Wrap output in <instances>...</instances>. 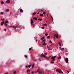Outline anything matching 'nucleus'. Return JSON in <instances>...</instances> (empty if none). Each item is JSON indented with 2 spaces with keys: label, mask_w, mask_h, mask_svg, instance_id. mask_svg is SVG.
<instances>
[{
  "label": "nucleus",
  "mask_w": 74,
  "mask_h": 74,
  "mask_svg": "<svg viewBox=\"0 0 74 74\" xmlns=\"http://www.w3.org/2000/svg\"><path fill=\"white\" fill-rule=\"evenodd\" d=\"M28 74H29V73H28Z\"/></svg>",
  "instance_id": "56"
},
{
  "label": "nucleus",
  "mask_w": 74,
  "mask_h": 74,
  "mask_svg": "<svg viewBox=\"0 0 74 74\" xmlns=\"http://www.w3.org/2000/svg\"><path fill=\"white\" fill-rule=\"evenodd\" d=\"M41 72H39V74H41Z\"/></svg>",
  "instance_id": "48"
},
{
  "label": "nucleus",
  "mask_w": 74,
  "mask_h": 74,
  "mask_svg": "<svg viewBox=\"0 0 74 74\" xmlns=\"http://www.w3.org/2000/svg\"><path fill=\"white\" fill-rule=\"evenodd\" d=\"M5 74H8V73H5Z\"/></svg>",
  "instance_id": "45"
},
{
  "label": "nucleus",
  "mask_w": 74,
  "mask_h": 74,
  "mask_svg": "<svg viewBox=\"0 0 74 74\" xmlns=\"http://www.w3.org/2000/svg\"><path fill=\"white\" fill-rule=\"evenodd\" d=\"M20 11L21 12H23V10H22V9H21L20 10Z\"/></svg>",
  "instance_id": "10"
},
{
  "label": "nucleus",
  "mask_w": 74,
  "mask_h": 74,
  "mask_svg": "<svg viewBox=\"0 0 74 74\" xmlns=\"http://www.w3.org/2000/svg\"><path fill=\"white\" fill-rule=\"evenodd\" d=\"M14 74H16V71H14L13 73Z\"/></svg>",
  "instance_id": "38"
},
{
  "label": "nucleus",
  "mask_w": 74,
  "mask_h": 74,
  "mask_svg": "<svg viewBox=\"0 0 74 74\" xmlns=\"http://www.w3.org/2000/svg\"><path fill=\"white\" fill-rule=\"evenodd\" d=\"M55 58H56V56H54L53 57H51V59H52V61L51 62V63H53V64L54 63L53 62L54 61H55Z\"/></svg>",
  "instance_id": "1"
},
{
  "label": "nucleus",
  "mask_w": 74,
  "mask_h": 74,
  "mask_svg": "<svg viewBox=\"0 0 74 74\" xmlns=\"http://www.w3.org/2000/svg\"><path fill=\"white\" fill-rule=\"evenodd\" d=\"M50 43H52V41H50L49 42Z\"/></svg>",
  "instance_id": "36"
},
{
  "label": "nucleus",
  "mask_w": 74,
  "mask_h": 74,
  "mask_svg": "<svg viewBox=\"0 0 74 74\" xmlns=\"http://www.w3.org/2000/svg\"><path fill=\"white\" fill-rule=\"evenodd\" d=\"M51 18L52 19V20H53V17L52 16H51Z\"/></svg>",
  "instance_id": "37"
},
{
  "label": "nucleus",
  "mask_w": 74,
  "mask_h": 74,
  "mask_svg": "<svg viewBox=\"0 0 74 74\" xmlns=\"http://www.w3.org/2000/svg\"><path fill=\"white\" fill-rule=\"evenodd\" d=\"M45 38V37H43L41 38V40H44Z\"/></svg>",
  "instance_id": "24"
},
{
  "label": "nucleus",
  "mask_w": 74,
  "mask_h": 74,
  "mask_svg": "<svg viewBox=\"0 0 74 74\" xmlns=\"http://www.w3.org/2000/svg\"><path fill=\"white\" fill-rule=\"evenodd\" d=\"M1 23V26H3V25L4 24V22L2 21Z\"/></svg>",
  "instance_id": "9"
},
{
  "label": "nucleus",
  "mask_w": 74,
  "mask_h": 74,
  "mask_svg": "<svg viewBox=\"0 0 74 74\" xmlns=\"http://www.w3.org/2000/svg\"><path fill=\"white\" fill-rule=\"evenodd\" d=\"M43 16V14H41L40 15V16Z\"/></svg>",
  "instance_id": "21"
},
{
  "label": "nucleus",
  "mask_w": 74,
  "mask_h": 74,
  "mask_svg": "<svg viewBox=\"0 0 74 74\" xmlns=\"http://www.w3.org/2000/svg\"><path fill=\"white\" fill-rule=\"evenodd\" d=\"M42 57H43V58H46V59H49V58H50V57H46V56H45V55H44V54H42Z\"/></svg>",
  "instance_id": "3"
},
{
  "label": "nucleus",
  "mask_w": 74,
  "mask_h": 74,
  "mask_svg": "<svg viewBox=\"0 0 74 74\" xmlns=\"http://www.w3.org/2000/svg\"><path fill=\"white\" fill-rule=\"evenodd\" d=\"M6 12H9V10H8V9L6 10Z\"/></svg>",
  "instance_id": "16"
},
{
  "label": "nucleus",
  "mask_w": 74,
  "mask_h": 74,
  "mask_svg": "<svg viewBox=\"0 0 74 74\" xmlns=\"http://www.w3.org/2000/svg\"><path fill=\"white\" fill-rule=\"evenodd\" d=\"M4 4V2L3 1H1V4Z\"/></svg>",
  "instance_id": "18"
},
{
  "label": "nucleus",
  "mask_w": 74,
  "mask_h": 74,
  "mask_svg": "<svg viewBox=\"0 0 74 74\" xmlns=\"http://www.w3.org/2000/svg\"><path fill=\"white\" fill-rule=\"evenodd\" d=\"M34 64H33L32 65V67H34Z\"/></svg>",
  "instance_id": "33"
},
{
  "label": "nucleus",
  "mask_w": 74,
  "mask_h": 74,
  "mask_svg": "<svg viewBox=\"0 0 74 74\" xmlns=\"http://www.w3.org/2000/svg\"><path fill=\"white\" fill-rule=\"evenodd\" d=\"M1 20H2V21H3V18H1Z\"/></svg>",
  "instance_id": "49"
},
{
  "label": "nucleus",
  "mask_w": 74,
  "mask_h": 74,
  "mask_svg": "<svg viewBox=\"0 0 74 74\" xmlns=\"http://www.w3.org/2000/svg\"><path fill=\"white\" fill-rule=\"evenodd\" d=\"M50 45H51V46H52V44H51Z\"/></svg>",
  "instance_id": "52"
},
{
  "label": "nucleus",
  "mask_w": 74,
  "mask_h": 74,
  "mask_svg": "<svg viewBox=\"0 0 74 74\" xmlns=\"http://www.w3.org/2000/svg\"><path fill=\"white\" fill-rule=\"evenodd\" d=\"M18 27V26H10V27H9L10 28V27L11 28H16V27Z\"/></svg>",
  "instance_id": "4"
},
{
  "label": "nucleus",
  "mask_w": 74,
  "mask_h": 74,
  "mask_svg": "<svg viewBox=\"0 0 74 74\" xmlns=\"http://www.w3.org/2000/svg\"><path fill=\"white\" fill-rule=\"evenodd\" d=\"M1 14H3V12H1Z\"/></svg>",
  "instance_id": "43"
},
{
  "label": "nucleus",
  "mask_w": 74,
  "mask_h": 74,
  "mask_svg": "<svg viewBox=\"0 0 74 74\" xmlns=\"http://www.w3.org/2000/svg\"><path fill=\"white\" fill-rule=\"evenodd\" d=\"M56 38H58L59 37V36L58 35H57L56 36Z\"/></svg>",
  "instance_id": "20"
},
{
  "label": "nucleus",
  "mask_w": 74,
  "mask_h": 74,
  "mask_svg": "<svg viewBox=\"0 0 74 74\" xmlns=\"http://www.w3.org/2000/svg\"><path fill=\"white\" fill-rule=\"evenodd\" d=\"M27 56H26V55H25V58H27Z\"/></svg>",
  "instance_id": "26"
},
{
  "label": "nucleus",
  "mask_w": 74,
  "mask_h": 74,
  "mask_svg": "<svg viewBox=\"0 0 74 74\" xmlns=\"http://www.w3.org/2000/svg\"><path fill=\"white\" fill-rule=\"evenodd\" d=\"M54 36H55V37H56V35H54Z\"/></svg>",
  "instance_id": "50"
},
{
  "label": "nucleus",
  "mask_w": 74,
  "mask_h": 74,
  "mask_svg": "<svg viewBox=\"0 0 74 74\" xmlns=\"http://www.w3.org/2000/svg\"><path fill=\"white\" fill-rule=\"evenodd\" d=\"M8 22V21H6L5 22V23H7Z\"/></svg>",
  "instance_id": "17"
},
{
  "label": "nucleus",
  "mask_w": 74,
  "mask_h": 74,
  "mask_svg": "<svg viewBox=\"0 0 74 74\" xmlns=\"http://www.w3.org/2000/svg\"><path fill=\"white\" fill-rule=\"evenodd\" d=\"M45 14H46V12H43V14H44V15H45Z\"/></svg>",
  "instance_id": "27"
},
{
  "label": "nucleus",
  "mask_w": 74,
  "mask_h": 74,
  "mask_svg": "<svg viewBox=\"0 0 74 74\" xmlns=\"http://www.w3.org/2000/svg\"><path fill=\"white\" fill-rule=\"evenodd\" d=\"M28 67V66H26V67Z\"/></svg>",
  "instance_id": "53"
},
{
  "label": "nucleus",
  "mask_w": 74,
  "mask_h": 74,
  "mask_svg": "<svg viewBox=\"0 0 74 74\" xmlns=\"http://www.w3.org/2000/svg\"><path fill=\"white\" fill-rule=\"evenodd\" d=\"M31 74H34V72H33V71H32L31 72Z\"/></svg>",
  "instance_id": "22"
},
{
  "label": "nucleus",
  "mask_w": 74,
  "mask_h": 74,
  "mask_svg": "<svg viewBox=\"0 0 74 74\" xmlns=\"http://www.w3.org/2000/svg\"><path fill=\"white\" fill-rule=\"evenodd\" d=\"M65 61L66 63H67L69 62V60L68 59V58H66L65 60Z\"/></svg>",
  "instance_id": "5"
},
{
  "label": "nucleus",
  "mask_w": 74,
  "mask_h": 74,
  "mask_svg": "<svg viewBox=\"0 0 74 74\" xmlns=\"http://www.w3.org/2000/svg\"><path fill=\"white\" fill-rule=\"evenodd\" d=\"M30 67H31V65H29V66H28L29 68H30Z\"/></svg>",
  "instance_id": "29"
},
{
  "label": "nucleus",
  "mask_w": 74,
  "mask_h": 74,
  "mask_svg": "<svg viewBox=\"0 0 74 74\" xmlns=\"http://www.w3.org/2000/svg\"><path fill=\"white\" fill-rule=\"evenodd\" d=\"M44 54L45 55H47V53H45Z\"/></svg>",
  "instance_id": "44"
},
{
  "label": "nucleus",
  "mask_w": 74,
  "mask_h": 74,
  "mask_svg": "<svg viewBox=\"0 0 74 74\" xmlns=\"http://www.w3.org/2000/svg\"><path fill=\"white\" fill-rule=\"evenodd\" d=\"M67 73H70V71H68Z\"/></svg>",
  "instance_id": "46"
},
{
  "label": "nucleus",
  "mask_w": 74,
  "mask_h": 74,
  "mask_svg": "<svg viewBox=\"0 0 74 74\" xmlns=\"http://www.w3.org/2000/svg\"><path fill=\"white\" fill-rule=\"evenodd\" d=\"M43 45H46V44H45V42H44Z\"/></svg>",
  "instance_id": "19"
},
{
  "label": "nucleus",
  "mask_w": 74,
  "mask_h": 74,
  "mask_svg": "<svg viewBox=\"0 0 74 74\" xmlns=\"http://www.w3.org/2000/svg\"><path fill=\"white\" fill-rule=\"evenodd\" d=\"M4 25L6 27H7V24L6 23H4Z\"/></svg>",
  "instance_id": "14"
},
{
  "label": "nucleus",
  "mask_w": 74,
  "mask_h": 74,
  "mask_svg": "<svg viewBox=\"0 0 74 74\" xmlns=\"http://www.w3.org/2000/svg\"><path fill=\"white\" fill-rule=\"evenodd\" d=\"M59 48H61V47H59Z\"/></svg>",
  "instance_id": "54"
},
{
  "label": "nucleus",
  "mask_w": 74,
  "mask_h": 74,
  "mask_svg": "<svg viewBox=\"0 0 74 74\" xmlns=\"http://www.w3.org/2000/svg\"><path fill=\"white\" fill-rule=\"evenodd\" d=\"M62 49H64V48H63Z\"/></svg>",
  "instance_id": "47"
},
{
  "label": "nucleus",
  "mask_w": 74,
  "mask_h": 74,
  "mask_svg": "<svg viewBox=\"0 0 74 74\" xmlns=\"http://www.w3.org/2000/svg\"><path fill=\"white\" fill-rule=\"evenodd\" d=\"M44 26H47V24H44Z\"/></svg>",
  "instance_id": "34"
},
{
  "label": "nucleus",
  "mask_w": 74,
  "mask_h": 74,
  "mask_svg": "<svg viewBox=\"0 0 74 74\" xmlns=\"http://www.w3.org/2000/svg\"><path fill=\"white\" fill-rule=\"evenodd\" d=\"M2 21H3V22H5V19H4V18H3V20Z\"/></svg>",
  "instance_id": "23"
},
{
  "label": "nucleus",
  "mask_w": 74,
  "mask_h": 74,
  "mask_svg": "<svg viewBox=\"0 0 74 74\" xmlns=\"http://www.w3.org/2000/svg\"><path fill=\"white\" fill-rule=\"evenodd\" d=\"M47 48H49V46H48V45H47Z\"/></svg>",
  "instance_id": "41"
},
{
  "label": "nucleus",
  "mask_w": 74,
  "mask_h": 74,
  "mask_svg": "<svg viewBox=\"0 0 74 74\" xmlns=\"http://www.w3.org/2000/svg\"><path fill=\"white\" fill-rule=\"evenodd\" d=\"M38 20H39V19L38 18Z\"/></svg>",
  "instance_id": "55"
},
{
  "label": "nucleus",
  "mask_w": 74,
  "mask_h": 74,
  "mask_svg": "<svg viewBox=\"0 0 74 74\" xmlns=\"http://www.w3.org/2000/svg\"><path fill=\"white\" fill-rule=\"evenodd\" d=\"M29 72H30V70H27V73H29Z\"/></svg>",
  "instance_id": "15"
},
{
  "label": "nucleus",
  "mask_w": 74,
  "mask_h": 74,
  "mask_svg": "<svg viewBox=\"0 0 74 74\" xmlns=\"http://www.w3.org/2000/svg\"><path fill=\"white\" fill-rule=\"evenodd\" d=\"M6 3H10V0H7L6 1Z\"/></svg>",
  "instance_id": "8"
},
{
  "label": "nucleus",
  "mask_w": 74,
  "mask_h": 74,
  "mask_svg": "<svg viewBox=\"0 0 74 74\" xmlns=\"http://www.w3.org/2000/svg\"><path fill=\"white\" fill-rule=\"evenodd\" d=\"M36 13H34L33 14V15H36Z\"/></svg>",
  "instance_id": "30"
},
{
  "label": "nucleus",
  "mask_w": 74,
  "mask_h": 74,
  "mask_svg": "<svg viewBox=\"0 0 74 74\" xmlns=\"http://www.w3.org/2000/svg\"><path fill=\"white\" fill-rule=\"evenodd\" d=\"M49 50L50 49V50H52V46H51L50 45L49 46Z\"/></svg>",
  "instance_id": "6"
},
{
  "label": "nucleus",
  "mask_w": 74,
  "mask_h": 74,
  "mask_svg": "<svg viewBox=\"0 0 74 74\" xmlns=\"http://www.w3.org/2000/svg\"><path fill=\"white\" fill-rule=\"evenodd\" d=\"M31 49H32V48H29V51H30V50H31Z\"/></svg>",
  "instance_id": "42"
},
{
  "label": "nucleus",
  "mask_w": 74,
  "mask_h": 74,
  "mask_svg": "<svg viewBox=\"0 0 74 74\" xmlns=\"http://www.w3.org/2000/svg\"><path fill=\"white\" fill-rule=\"evenodd\" d=\"M56 71H57V72H58V73H60L61 74H63V72L61 70H59V69H57L56 70Z\"/></svg>",
  "instance_id": "2"
},
{
  "label": "nucleus",
  "mask_w": 74,
  "mask_h": 74,
  "mask_svg": "<svg viewBox=\"0 0 74 74\" xmlns=\"http://www.w3.org/2000/svg\"><path fill=\"white\" fill-rule=\"evenodd\" d=\"M44 27H42V29H44Z\"/></svg>",
  "instance_id": "28"
},
{
  "label": "nucleus",
  "mask_w": 74,
  "mask_h": 74,
  "mask_svg": "<svg viewBox=\"0 0 74 74\" xmlns=\"http://www.w3.org/2000/svg\"><path fill=\"white\" fill-rule=\"evenodd\" d=\"M37 14H39V12Z\"/></svg>",
  "instance_id": "51"
},
{
  "label": "nucleus",
  "mask_w": 74,
  "mask_h": 74,
  "mask_svg": "<svg viewBox=\"0 0 74 74\" xmlns=\"http://www.w3.org/2000/svg\"><path fill=\"white\" fill-rule=\"evenodd\" d=\"M33 19L34 20H35L36 21V20H37V18L36 17H34L33 18Z\"/></svg>",
  "instance_id": "7"
},
{
  "label": "nucleus",
  "mask_w": 74,
  "mask_h": 74,
  "mask_svg": "<svg viewBox=\"0 0 74 74\" xmlns=\"http://www.w3.org/2000/svg\"><path fill=\"white\" fill-rule=\"evenodd\" d=\"M31 24L32 25L33 24V20L32 19H31Z\"/></svg>",
  "instance_id": "11"
},
{
  "label": "nucleus",
  "mask_w": 74,
  "mask_h": 74,
  "mask_svg": "<svg viewBox=\"0 0 74 74\" xmlns=\"http://www.w3.org/2000/svg\"><path fill=\"white\" fill-rule=\"evenodd\" d=\"M50 36H47V38H50Z\"/></svg>",
  "instance_id": "32"
},
{
  "label": "nucleus",
  "mask_w": 74,
  "mask_h": 74,
  "mask_svg": "<svg viewBox=\"0 0 74 74\" xmlns=\"http://www.w3.org/2000/svg\"><path fill=\"white\" fill-rule=\"evenodd\" d=\"M6 29H5L4 30V32H6Z\"/></svg>",
  "instance_id": "40"
},
{
  "label": "nucleus",
  "mask_w": 74,
  "mask_h": 74,
  "mask_svg": "<svg viewBox=\"0 0 74 74\" xmlns=\"http://www.w3.org/2000/svg\"><path fill=\"white\" fill-rule=\"evenodd\" d=\"M45 41V39H44L42 40V41H43V42H45L44 41Z\"/></svg>",
  "instance_id": "35"
},
{
  "label": "nucleus",
  "mask_w": 74,
  "mask_h": 74,
  "mask_svg": "<svg viewBox=\"0 0 74 74\" xmlns=\"http://www.w3.org/2000/svg\"><path fill=\"white\" fill-rule=\"evenodd\" d=\"M45 36H48V34H45Z\"/></svg>",
  "instance_id": "39"
},
{
  "label": "nucleus",
  "mask_w": 74,
  "mask_h": 74,
  "mask_svg": "<svg viewBox=\"0 0 74 74\" xmlns=\"http://www.w3.org/2000/svg\"><path fill=\"white\" fill-rule=\"evenodd\" d=\"M59 45H61V44L60 43V42H59Z\"/></svg>",
  "instance_id": "25"
},
{
  "label": "nucleus",
  "mask_w": 74,
  "mask_h": 74,
  "mask_svg": "<svg viewBox=\"0 0 74 74\" xmlns=\"http://www.w3.org/2000/svg\"><path fill=\"white\" fill-rule=\"evenodd\" d=\"M40 72V70L38 69L36 71V73H39Z\"/></svg>",
  "instance_id": "13"
},
{
  "label": "nucleus",
  "mask_w": 74,
  "mask_h": 74,
  "mask_svg": "<svg viewBox=\"0 0 74 74\" xmlns=\"http://www.w3.org/2000/svg\"><path fill=\"white\" fill-rule=\"evenodd\" d=\"M39 21H42V19H41L40 18H39Z\"/></svg>",
  "instance_id": "31"
},
{
  "label": "nucleus",
  "mask_w": 74,
  "mask_h": 74,
  "mask_svg": "<svg viewBox=\"0 0 74 74\" xmlns=\"http://www.w3.org/2000/svg\"><path fill=\"white\" fill-rule=\"evenodd\" d=\"M61 58H62V57H61V56H60L58 58V59H59V60H60Z\"/></svg>",
  "instance_id": "12"
}]
</instances>
